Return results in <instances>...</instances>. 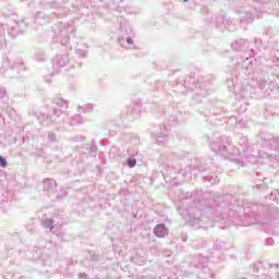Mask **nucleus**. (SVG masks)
Returning a JSON list of instances; mask_svg holds the SVG:
<instances>
[{
	"label": "nucleus",
	"instance_id": "3",
	"mask_svg": "<svg viewBox=\"0 0 279 279\" xmlns=\"http://www.w3.org/2000/svg\"><path fill=\"white\" fill-rule=\"evenodd\" d=\"M0 167H8V160L3 157H0Z\"/></svg>",
	"mask_w": 279,
	"mask_h": 279
},
{
	"label": "nucleus",
	"instance_id": "2",
	"mask_svg": "<svg viewBox=\"0 0 279 279\" xmlns=\"http://www.w3.org/2000/svg\"><path fill=\"white\" fill-rule=\"evenodd\" d=\"M126 163H128V167L132 169L133 167H136V159L130 158L128 159Z\"/></svg>",
	"mask_w": 279,
	"mask_h": 279
},
{
	"label": "nucleus",
	"instance_id": "1",
	"mask_svg": "<svg viewBox=\"0 0 279 279\" xmlns=\"http://www.w3.org/2000/svg\"><path fill=\"white\" fill-rule=\"evenodd\" d=\"M155 236H159V239H165L167 236V227L165 225H157L154 229Z\"/></svg>",
	"mask_w": 279,
	"mask_h": 279
}]
</instances>
